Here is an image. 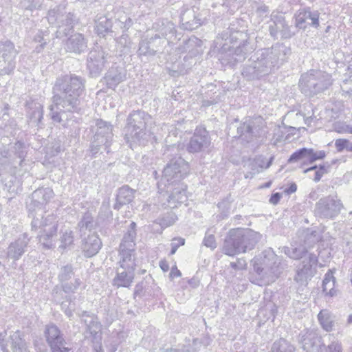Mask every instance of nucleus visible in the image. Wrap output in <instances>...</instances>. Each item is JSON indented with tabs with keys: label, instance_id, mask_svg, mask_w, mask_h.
<instances>
[{
	"label": "nucleus",
	"instance_id": "obj_1",
	"mask_svg": "<svg viewBox=\"0 0 352 352\" xmlns=\"http://www.w3.org/2000/svg\"><path fill=\"white\" fill-rule=\"evenodd\" d=\"M85 84V80L76 74L57 78L53 87V104L50 107V115L54 122L66 126L72 114L78 112Z\"/></svg>",
	"mask_w": 352,
	"mask_h": 352
},
{
	"label": "nucleus",
	"instance_id": "obj_2",
	"mask_svg": "<svg viewBox=\"0 0 352 352\" xmlns=\"http://www.w3.org/2000/svg\"><path fill=\"white\" fill-rule=\"evenodd\" d=\"M53 195L52 190L48 188L36 190L32 193V203L28 205L30 215L33 217L32 230H39L38 241L45 249L54 247L53 238L57 232L58 224L55 216H42L43 205L50 201Z\"/></svg>",
	"mask_w": 352,
	"mask_h": 352
},
{
	"label": "nucleus",
	"instance_id": "obj_3",
	"mask_svg": "<svg viewBox=\"0 0 352 352\" xmlns=\"http://www.w3.org/2000/svg\"><path fill=\"white\" fill-rule=\"evenodd\" d=\"M291 50L283 44L258 50L244 66L242 75L248 80H256L278 69L287 59Z\"/></svg>",
	"mask_w": 352,
	"mask_h": 352
},
{
	"label": "nucleus",
	"instance_id": "obj_4",
	"mask_svg": "<svg viewBox=\"0 0 352 352\" xmlns=\"http://www.w3.org/2000/svg\"><path fill=\"white\" fill-rule=\"evenodd\" d=\"M252 263L254 272L267 284L274 282L287 267V261L277 256L271 248L256 256Z\"/></svg>",
	"mask_w": 352,
	"mask_h": 352
},
{
	"label": "nucleus",
	"instance_id": "obj_5",
	"mask_svg": "<svg viewBox=\"0 0 352 352\" xmlns=\"http://www.w3.org/2000/svg\"><path fill=\"white\" fill-rule=\"evenodd\" d=\"M261 239V234L251 229H232L225 239L222 250L228 256L245 253L254 249Z\"/></svg>",
	"mask_w": 352,
	"mask_h": 352
},
{
	"label": "nucleus",
	"instance_id": "obj_6",
	"mask_svg": "<svg viewBox=\"0 0 352 352\" xmlns=\"http://www.w3.org/2000/svg\"><path fill=\"white\" fill-rule=\"evenodd\" d=\"M149 119L150 116L142 111H134L128 116L125 140L131 148L148 142L150 133L146 131V122Z\"/></svg>",
	"mask_w": 352,
	"mask_h": 352
},
{
	"label": "nucleus",
	"instance_id": "obj_7",
	"mask_svg": "<svg viewBox=\"0 0 352 352\" xmlns=\"http://www.w3.org/2000/svg\"><path fill=\"white\" fill-rule=\"evenodd\" d=\"M332 83L333 80L329 74L311 69L301 76L299 87L303 94L312 97L327 90Z\"/></svg>",
	"mask_w": 352,
	"mask_h": 352
},
{
	"label": "nucleus",
	"instance_id": "obj_8",
	"mask_svg": "<svg viewBox=\"0 0 352 352\" xmlns=\"http://www.w3.org/2000/svg\"><path fill=\"white\" fill-rule=\"evenodd\" d=\"M265 122L258 116L245 120L237 128V133L242 142L258 144L265 135Z\"/></svg>",
	"mask_w": 352,
	"mask_h": 352
},
{
	"label": "nucleus",
	"instance_id": "obj_9",
	"mask_svg": "<svg viewBox=\"0 0 352 352\" xmlns=\"http://www.w3.org/2000/svg\"><path fill=\"white\" fill-rule=\"evenodd\" d=\"M95 134L91 142L90 151L93 155L97 154L102 147L109 153L113 134V126L106 121L98 119L95 126H92Z\"/></svg>",
	"mask_w": 352,
	"mask_h": 352
},
{
	"label": "nucleus",
	"instance_id": "obj_10",
	"mask_svg": "<svg viewBox=\"0 0 352 352\" xmlns=\"http://www.w3.org/2000/svg\"><path fill=\"white\" fill-rule=\"evenodd\" d=\"M47 21L58 28L56 36L60 38L67 36L73 30L74 16L72 13L65 10V6L60 5L49 10Z\"/></svg>",
	"mask_w": 352,
	"mask_h": 352
},
{
	"label": "nucleus",
	"instance_id": "obj_11",
	"mask_svg": "<svg viewBox=\"0 0 352 352\" xmlns=\"http://www.w3.org/2000/svg\"><path fill=\"white\" fill-rule=\"evenodd\" d=\"M188 172V164L181 157H175L164 168L160 184L166 186V185H173L175 183L180 182Z\"/></svg>",
	"mask_w": 352,
	"mask_h": 352
},
{
	"label": "nucleus",
	"instance_id": "obj_12",
	"mask_svg": "<svg viewBox=\"0 0 352 352\" xmlns=\"http://www.w3.org/2000/svg\"><path fill=\"white\" fill-rule=\"evenodd\" d=\"M343 207L337 196L329 195L319 199L316 204L314 212L321 219H333L341 212Z\"/></svg>",
	"mask_w": 352,
	"mask_h": 352
},
{
	"label": "nucleus",
	"instance_id": "obj_13",
	"mask_svg": "<svg viewBox=\"0 0 352 352\" xmlns=\"http://www.w3.org/2000/svg\"><path fill=\"white\" fill-rule=\"evenodd\" d=\"M108 54L101 47H96L91 50L87 57V69L92 76H98L105 67Z\"/></svg>",
	"mask_w": 352,
	"mask_h": 352
},
{
	"label": "nucleus",
	"instance_id": "obj_14",
	"mask_svg": "<svg viewBox=\"0 0 352 352\" xmlns=\"http://www.w3.org/2000/svg\"><path fill=\"white\" fill-rule=\"evenodd\" d=\"M318 261L316 255L312 253L308 254L307 257H305L301 264L298 267L295 280L297 282L302 283L314 276L316 271Z\"/></svg>",
	"mask_w": 352,
	"mask_h": 352
},
{
	"label": "nucleus",
	"instance_id": "obj_15",
	"mask_svg": "<svg viewBox=\"0 0 352 352\" xmlns=\"http://www.w3.org/2000/svg\"><path fill=\"white\" fill-rule=\"evenodd\" d=\"M210 144V138L208 131L205 129H196L194 135L190 138L187 146V150L190 153L201 152L207 148Z\"/></svg>",
	"mask_w": 352,
	"mask_h": 352
},
{
	"label": "nucleus",
	"instance_id": "obj_16",
	"mask_svg": "<svg viewBox=\"0 0 352 352\" xmlns=\"http://www.w3.org/2000/svg\"><path fill=\"white\" fill-rule=\"evenodd\" d=\"M44 334L46 342L52 352H56V350H60L63 347V345H66L63 333L55 324H50L47 325Z\"/></svg>",
	"mask_w": 352,
	"mask_h": 352
},
{
	"label": "nucleus",
	"instance_id": "obj_17",
	"mask_svg": "<svg viewBox=\"0 0 352 352\" xmlns=\"http://www.w3.org/2000/svg\"><path fill=\"white\" fill-rule=\"evenodd\" d=\"M319 16L318 11H311L310 8L300 10L295 15V25L298 29H305L307 25L318 28Z\"/></svg>",
	"mask_w": 352,
	"mask_h": 352
},
{
	"label": "nucleus",
	"instance_id": "obj_18",
	"mask_svg": "<svg viewBox=\"0 0 352 352\" xmlns=\"http://www.w3.org/2000/svg\"><path fill=\"white\" fill-rule=\"evenodd\" d=\"M166 192H170L168 204L171 208L176 207V204H182L186 201V186L183 183L177 182L173 185H166Z\"/></svg>",
	"mask_w": 352,
	"mask_h": 352
},
{
	"label": "nucleus",
	"instance_id": "obj_19",
	"mask_svg": "<svg viewBox=\"0 0 352 352\" xmlns=\"http://www.w3.org/2000/svg\"><path fill=\"white\" fill-rule=\"evenodd\" d=\"M30 240L28 234L24 233L20 235L17 239L9 245L7 256L14 261L19 260L26 251Z\"/></svg>",
	"mask_w": 352,
	"mask_h": 352
},
{
	"label": "nucleus",
	"instance_id": "obj_20",
	"mask_svg": "<svg viewBox=\"0 0 352 352\" xmlns=\"http://www.w3.org/2000/svg\"><path fill=\"white\" fill-rule=\"evenodd\" d=\"M135 270L118 266L112 285L116 287H129L133 282Z\"/></svg>",
	"mask_w": 352,
	"mask_h": 352
},
{
	"label": "nucleus",
	"instance_id": "obj_21",
	"mask_svg": "<svg viewBox=\"0 0 352 352\" xmlns=\"http://www.w3.org/2000/svg\"><path fill=\"white\" fill-rule=\"evenodd\" d=\"M102 241L97 234L88 235L82 241L81 249L85 256L90 258L97 254L102 248Z\"/></svg>",
	"mask_w": 352,
	"mask_h": 352
},
{
	"label": "nucleus",
	"instance_id": "obj_22",
	"mask_svg": "<svg viewBox=\"0 0 352 352\" xmlns=\"http://www.w3.org/2000/svg\"><path fill=\"white\" fill-rule=\"evenodd\" d=\"M300 342L302 347L306 352H321V338L311 331H307L302 334Z\"/></svg>",
	"mask_w": 352,
	"mask_h": 352
},
{
	"label": "nucleus",
	"instance_id": "obj_23",
	"mask_svg": "<svg viewBox=\"0 0 352 352\" xmlns=\"http://www.w3.org/2000/svg\"><path fill=\"white\" fill-rule=\"evenodd\" d=\"M157 42L161 43V37L159 34H155V36L149 39H142L139 43L138 55L139 56H152L155 55L156 52L159 51V46L155 45Z\"/></svg>",
	"mask_w": 352,
	"mask_h": 352
},
{
	"label": "nucleus",
	"instance_id": "obj_24",
	"mask_svg": "<svg viewBox=\"0 0 352 352\" xmlns=\"http://www.w3.org/2000/svg\"><path fill=\"white\" fill-rule=\"evenodd\" d=\"M81 317L87 327V332L94 340H101V324L98 318L94 315L88 314L87 311H83Z\"/></svg>",
	"mask_w": 352,
	"mask_h": 352
},
{
	"label": "nucleus",
	"instance_id": "obj_25",
	"mask_svg": "<svg viewBox=\"0 0 352 352\" xmlns=\"http://www.w3.org/2000/svg\"><path fill=\"white\" fill-rule=\"evenodd\" d=\"M65 45L67 51L78 54L84 52L87 47L85 38L80 33H76L68 38Z\"/></svg>",
	"mask_w": 352,
	"mask_h": 352
},
{
	"label": "nucleus",
	"instance_id": "obj_26",
	"mask_svg": "<svg viewBox=\"0 0 352 352\" xmlns=\"http://www.w3.org/2000/svg\"><path fill=\"white\" fill-rule=\"evenodd\" d=\"M120 260L118 266L126 269L135 270V250L133 248H120L119 250Z\"/></svg>",
	"mask_w": 352,
	"mask_h": 352
},
{
	"label": "nucleus",
	"instance_id": "obj_27",
	"mask_svg": "<svg viewBox=\"0 0 352 352\" xmlns=\"http://www.w3.org/2000/svg\"><path fill=\"white\" fill-rule=\"evenodd\" d=\"M104 79L108 87L115 89L126 79V72L121 68L111 67L106 74Z\"/></svg>",
	"mask_w": 352,
	"mask_h": 352
},
{
	"label": "nucleus",
	"instance_id": "obj_28",
	"mask_svg": "<svg viewBox=\"0 0 352 352\" xmlns=\"http://www.w3.org/2000/svg\"><path fill=\"white\" fill-rule=\"evenodd\" d=\"M135 190L128 186H123L120 188L116 197V203L114 208L119 210L122 206L131 203L134 198Z\"/></svg>",
	"mask_w": 352,
	"mask_h": 352
},
{
	"label": "nucleus",
	"instance_id": "obj_29",
	"mask_svg": "<svg viewBox=\"0 0 352 352\" xmlns=\"http://www.w3.org/2000/svg\"><path fill=\"white\" fill-rule=\"evenodd\" d=\"M13 352H30L27 342L19 331L13 332L9 337Z\"/></svg>",
	"mask_w": 352,
	"mask_h": 352
},
{
	"label": "nucleus",
	"instance_id": "obj_30",
	"mask_svg": "<svg viewBox=\"0 0 352 352\" xmlns=\"http://www.w3.org/2000/svg\"><path fill=\"white\" fill-rule=\"evenodd\" d=\"M18 54L14 44L10 41H0V57L6 58L11 61H15V58Z\"/></svg>",
	"mask_w": 352,
	"mask_h": 352
},
{
	"label": "nucleus",
	"instance_id": "obj_31",
	"mask_svg": "<svg viewBox=\"0 0 352 352\" xmlns=\"http://www.w3.org/2000/svg\"><path fill=\"white\" fill-rule=\"evenodd\" d=\"M136 223L135 222H131L129 228L124 234L122 242L120 245V248H133L135 249V239L136 237Z\"/></svg>",
	"mask_w": 352,
	"mask_h": 352
},
{
	"label": "nucleus",
	"instance_id": "obj_32",
	"mask_svg": "<svg viewBox=\"0 0 352 352\" xmlns=\"http://www.w3.org/2000/svg\"><path fill=\"white\" fill-rule=\"evenodd\" d=\"M318 318L322 329L327 331H331L333 329L335 324V316L327 310H322L318 315Z\"/></svg>",
	"mask_w": 352,
	"mask_h": 352
},
{
	"label": "nucleus",
	"instance_id": "obj_33",
	"mask_svg": "<svg viewBox=\"0 0 352 352\" xmlns=\"http://www.w3.org/2000/svg\"><path fill=\"white\" fill-rule=\"evenodd\" d=\"M281 252L284 253L288 257L292 259L298 260L300 258L306 257L305 255L307 253V250L304 245L294 247L292 245L291 247H283L281 248Z\"/></svg>",
	"mask_w": 352,
	"mask_h": 352
},
{
	"label": "nucleus",
	"instance_id": "obj_34",
	"mask_svg": "<svg viewBox=\"0 0 352 352\" xmlns=\"http://www.w3.org/2000/svg\"><path fill=\"white\" fill-rule=\"evenodd\" d=\"M28 112L30 121L38 124L43 118V106L38 102H32Z\"/></svg>",
	"mask_w": 352,
	"mask_h": 352
},
{
	"label": "nucleus",
	"instance_id": "obj_35",
	"mask_svg": "<svg viewBox=\"0 0 352 352\" xmlns=\"http://www.w3.org/2000/svg\"><path fill=\"white\" fill-rule=\"evenodd\" d=\"M335 278L331 272H328L322 280V291L326 295L333 296L336 291L334 289Z\"/></svg>",
	"mask_w": 352,
	"mask_h": 352
},
{
	"label": "nucleus",
	"instance_id": "obj_36",
	"mask_svg": "<svg viewBox=\"0 0 352 352\" xmlns=\"http://www.w3.org/2000/svg\"><path fill=\"white\" fill-rule=\"evenodd\" d=\"M294 346L283 338L274 342L271 349V352H294Z\"/></svg>",
	"mask_w": 352,
	"mask_h": 352
},
{
	"label": "nucleus",
	"instance_id": "obj_37",
	"mask_svg": "<svg viewBox=\"0 0 352 352\" xmlns=\"http://www.w3.org/2000/svg\"><path fill=\"white\" fill-rule=\"evenodd\" d=\"M112 27V22L105 16L100 17L96 24L97 32L99 35L104 36Z\"/></svg>",
	"mask_w": 352,
	"mask_h": 352
},
{
	"label": "nucleus",
	"instance_id": "obj_38",
	"mask_svg": "<svg viewBox=\"0 0 352 352\" xmlns=\"http://www.w3.org/2000/svg\"><path fill=\"white\" fill-rule=\"evenodd\" d=\"M60 241V245L59 248L65 249L72 245L74 243L73 232L69 228L62 231Z\"/></svg>",
	"mask_w": 352,
	"mask_h": 352
},
{
	"label": "nucleus",
	"instance_id": "obj_39",
	"mask_svg": "<svg viewBox=\"0 0 352 352\" xmlns=\"http://www.w3.org/2000/svg\"><path fill=\"white\" fill-rule=\"evenodd\" d=\"M15 66V61H11L0 57V76L11 74Z\"/></svg>",
	"mask_w": 352,
	"mask_h": 352
},
{
	"label": "nucleus",
	"instance_id": "obj_40",
	"mask_svg": "<svg viewBox=\"0 0 352 352\" xmlns=\"http://www.w3.org/2000/svg\"><path fill=\"white\" fill-rule=\"evenodd\" d=\"M177 220V217L176 214L174 212H170L164 214L161 218H158L157 219V222L162 228H165L173 225Z\"/></svg>",
	"mask_w": 352,
	"mask_h": 352
},
{
	"label": "nucleus",
	"instance_id": "obj_41",
	"mask_svg": "<svg viewBox=\"0 0 352 352\" xmlns=\"http://www.w3.org/2000/svg\"><path fill=\"white\" fill-rule=\"evenodd\" d=\"M74 275V272L72 265H66L60 269L58 280L61 283H64L71 279Z\"/></svg>",
	"mask_w": 352,
	"mask_h": 352
},
{
	"label": "nucleus",
	"instance_id": "obj_42",
	"mask_svg": "<svg viewBox=\"0 0 352 352\" xmlns=\"http://www.w3.org/2000/svg\"><path fill=\"white\" fill-rule=\"evenodd\" d=\"M342 96L352 97V74L344 75V78L340 84Z\"/></svg>",
	"mask_w": 352,
	"mask_h": 352
},
{
	"label": "nucleus",
	"instance_id": "obj_43",
	"mask_svg": "<svg viewBox=\"0 0 352 352\" xmlns=\"http://www.w3.org/2000/svg\"><path fill=\"white\" fill-rule=\"evenodd\" d=\"M252 50L253 48L249 47L247 43H243V45L239 46L234 50V61L241 62L245 58V55Z\"/></svg>",
	"mask_w": 352,
	"mask_h": 352
},
{
	"label": "nucleus",
	"instance_id": "obj_44",
	"mask_svg": "<svg viewBox=\"0 0 352 352\" xmlns=\"http://www.w3.org/2000/svg\"><path fill=\"white\" fill-rule=\"evenodd\" d=\"M309 148H302L295 151L289 158V163L296 162L301 160L309 162Z\"/></svg>",
	"mask_w": 352,
	"mask_h": 352
},
{
	"label": "nucleus",
	"instance_id": "obj_45",
	"mask_svg": "<svg viewBox=\"0 0 352 352\" xmlns=\"http://www.w3.org/2000/svg\"><path fill=\"white\" fill-rule=\"evenodd\" d=\"M214 230L212 228H208L205 234V237L203 240V244L210 248L214 250L217 248V242L214 236Z\"/></svg>",
	"mask_w": 352,
	"mask_h": 352
},
{
	"label": "nucleus",
	"instance_id": "obj_46",
	"mask_svg": "<svg viewBox=\"0 0 352 352\" xmlns=\"http://www.w3.org/2000/svg\"><path fill=\"white\" fill-rule=\"evenodd\" d=\"M329 165H328L327 166L324 165H320L318 168L317 166H314L305 170L304 173H308L309 171L316 170L314 181L315 182H318L320 180L322 177L328 172V169L329 168Z\"/></svg>",
	"mask_w": 352,
	"mask_h": 352
},
{
	"label": "nucleus",
	"instance_id": "obj_47",
	"mask_svg": "<svg viewBox=\"0 0 352 352\" xmlns=\"http://www.w3.org/2000/svg\"><path fill=\"white\" fill-rule=\"evenodd\" d=\"M335 146L339 153L342 152L344 150L352 152V142L347 139H337L335 142Z\"/></svg>",
	"mask_w": 352,
	"mask_h": 352
},
{
	"label": "nucleus",
	"instance_id": "obj_48",
	"mask_svg": "<svg viewBox=\"0 0 352 352\" xmlns=\"http://www.w3.org/2000/svg\"><path fill=\"white\" fill-rule=\"evenodd\" d=\"M117 43L118 45L122 47V52L126 53L131 47V41L129 35L123 32L122 34L118 38Z\"/></svg>",
	"mask_w": 352,
	"mask_h": 352
},
{
	"label": "nucleus",
	"instance_id": "obj_49",
	"mask_svg": "<svg viewBox=\"0 0 352 352\" xmlns=\"http://www.w3.org/2000/svg\"><path fill=\"white\" fill-rule=\"evenodd\" d=\"M81 281L79 278H75L74 283L65 282L62 283V289L65 294H73L80 285Z\"/></svg>",
	"mask_w": 352,
	"mask_h": 352
},
{
	"label": "nucleus",
	"instance_id": "obj_50",
	"mask_svg": "<svg viewBox=\"0 0 352 352\" xmlns=\"http://www.w3.org/2000/svg\"><path fill=\"white\" fill-rule=\"evenodd\" d=\"M60 306L62 310L64 311L68 317L72 316L73 312L75 310V305L72 302L70 297L67 298L66 301L62 302Z\"/></svg>",
	"mask_w": 352,
	"mask_h": 352
},
{
	"label": "nucleus",
	"instance_id": "obj_51",
	"mask_svg": "<svg viewBox=\"0 0 352 352\" xmlns=\"http://www.w3.org/2000/svg\"><path fill=\"white\" fill-rule=\"evenodd\" d=\"M163 27L160 30V34L162 37H166L169 34H174L175 27L173 23L166 21V23H162Z\"/></svg>",
	"mask_w": 352,
	"mask_h": 352
},
{
	"label": "nucleus",
	"instance_id": "obj_52",
	"mask_svg": "<svg viewBox=\"0 0 352 352\" xmlns=\"http://www.w3.org/2000/svg\"><path fill=\"white\" fill-rule=\"evenodd\" d=\"M43 0H23L21 1V6L26 10H32L34 9H38L43 3Z\"/></svg>",
	"mask_w": 352,
	"mask_h": 352
},
{
	"label": "nucleus",
	"instance_id": "obj_53",
	"mask_svg": "<svg viewBox=\"0 0 352 352\" xmlns=\"http://www.w3.org/2000/svg\"><path fill=\"white\" fill-rule=\"evenodd\" d=\"M309 162L313 163L317 160L323 159L326 154L324 151H314L313 148H309Z\"/></svg>",
	"mask_w": 352,
	"mask_h": 352
},
{
	"label": "nucleus",
	"instance_id": "obj_54",
	"mask_svg": "<svg viewBox=\"0 0 352 352\" xmlns=\"http://www.w3.org/2000/svg\"><path fill=\"white\" fill-rule=\"evenodd\" d=\"M119 21L121 23L120 28L123 30V32L127 31L133 24L132 19L126 15L120 16Z\"/></svg>",
	"mask_w": 352,
	"mask_h": 352
},
{
	"label": "nucleus",
	"instance_id": "obj_55",
	"mask_svg": "<svg viewBox=\"0 0 352 352\" xmlns=\"http://www.w3.org/2000/svg\"><path fill=\"white\" fill-rule=\"evenodd\" d=\"M185 244V239L182 237L174 238L170 243L171 250L170 255H173L177 252V249Z\"/></svg>",
	"mask_w": 352,
	"mask_h": 352
},
{
	"label": "nucleus",
	"instance_id": "obj_56",
	"mask_svg": "<svg viewBox=\"0 0 352 352\" xmlns=\"http://www.w3.org/2000/svg\"><path fill=\"white\" fill-rule=\"evenodd\" d=\"M8 340L7 338V331H3L0 333V348L3 352H10L8 350Z\"/></svg>",
	"mask_w": 352,
	"mask_h": 352
},
{
	"label": "nucleus",
	"instance_id": "obj_57",
	"mask_svg": "<svg viewBox=\"0 0 352 352\" xmlns=\"http://www.w3.org/2000/svg\"><path fill=\"white\" fill-rule=\"evenodd\" d=\"M230 266L237 270H244L247 267V262L243 258L237 259L236 262L230 263Z\"/></svg>",
	"mask_w": 352,
	"mask_h": 352
},
{
	"label": "nucleus",
	"instance_id": "obj_58",
	"mask_svg": "<svg viewBox=\"0 0 352 352\" xmlns=\"http://www.w3.org/2000/svg\"><path fill=\"white\" fill-rule=\"evenodd\" d=\"M79 226L81 228L91 229L92 227V221L89 214L85 215L79 222Z\"/></svg>",
	"mask_w": 352,
	"mask_h": 352
},
{
	"label": "nucleus",
	"instance_id": "obj_59",
	"mask_svg": "<svg viewBox=\"0 0 352 352\" xmlns=\"http://www.w3.org/2000/svg\"><path fill=\"white\" fill-rule=\"evenodd\" d=\"M282 37L285 38H289L293 36L295 34L294 32L291 31L290 27L287 23L285 24L283 28L281 29L280 32Z\"/></svg>",
	"mask_w": 352,
	"mask_h": 352
},
{
	"label": "nucleus",
	"instance_id": "obj_60",
	"mask_svg": "<svg viewBox=\"0 0 352 352\" xmlns=\"http://www.w3.org/2000/svg\"><path fill=\"white\" fill-rule=\"evenodd\" d=\"M342 347L341 343L333 342L328 346L327 352H342Z\"/></svg>",
	"mask_w": 352,
	"mask_h": 352
},
{
	"label": "nucleus",
	"instance_id": "obj_61",
	"mask_svg": "<svg viewBox=\"0 0 352 352\" xmlns=\"http://www.w3.org/2000/svg\"><path fill=\"white\" fill-rule=\"evenodd\" d=\"M9 153L6 149L0 148V165L3 166L8 162Z\"/></svg>",
	"mask_w": 352,
	"mask_h": 352
},
{
	"label": "nucleus",
	"instance_id": "obj_62",
	"mask_svg": "<svg viewBox=\"0 0 352 352\" xmlns=\"http://www.w3.org/2000/svg\"><path fill=\"white\" fill-rule=\"evenodd\" d=\"M217 206L219 209L223 210L224 216H228V210L230 209V203L228 201L223 200L221 202H219Z\"/></svg>",
	"mask_w": 352,
	"mask_h": 352
},
{
	"label": "nucleus",
	"instance_id": "obj_63",
	"mask_svg": "<svg viewBox=\"0 0 352 352\" xmlns=\"http://www.w3.org/2000/svg\"><path fill=\"white\" fill-rule=\"evenodd\" d=\"M286 23V21L281 16L277 18L276 21H274V24L276 29L278 30L279 32L281 31V29L284 28Z\"/></svg>",
	"mask_w": 352,
	"mask_h": 352
},
{
	"label": "nucleus",
	"instance_id": "obj_64",
	"mask_svg": "<svg viewBox=\"0 0 352 352\" xmlns=\"http://www.w3.org/2000/svg\"><path fill=\"white\" fill-rule=\"evenodd\" d=\"M281 198V195L279 192H276L272 195L270 202L274 205L277 204Z\"/></svg>",
	"mask_w": 352,
	"mask_h": 352
}]
</instances>
